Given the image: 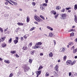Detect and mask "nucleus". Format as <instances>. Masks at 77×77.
Wrapping results in <instances>:
<instances>
[{"label": "nucleus", "instance_id": "1", "mask_svg": "<svg viewBox=\"0 0 77 77\" xmlns=\"http://www.w3.org/2000/svg\"><path fill=\"white\" fill-rule=\"evenodd\" d=\"M42 44V42H38L37 43H36L35 46L32 47V48H34V49H35L36 48H41V46H40V45H41Z\"/></svg>", "mask_w": 77, "mask_h": 77}, {"label": "nucleus", "instance_id": "2", "mask_svg": "<svg viewBox=\"0 0 77 77\" xmlns=\"http://www.w3.org/2000/svg\"><path fill=\"white\" fill-rule=\"evenodd\" d=\"M75 62V60L73 61V62H72L71 60H69L66 62V63L67 65H70L71 66H72L73 65H74Z\"/></svg>", "mask_w": 77, "mask_h": 77}, {"label": "nucleus", "instance_id": "3", "mask_svg": "<svg viewBox=\"0 0 77 77\" xmlns=\"http://www.w3.org/2000/svg\"><path fill=\"white\" fill-rule=\"evenodd\" d=\"M60 18L62 20H65L66 18V14H60Z\"/></svg>", "mask_w": 77, "mask_h": 77}, {"label": "nucleus", "instance_id": "4", "mask_svg": "<svg viewBox=\"0 0 77 77\" xmlns=\"http://www.w3.org/2000/svg\"><path fill=\"white\" fill-rule=\"evenodd\" d=\"M30 69V67L27 66H26L24 68V71H28Z\"/></svg>", "mask_w": 77, "mask_h": 77}, {"label": "nucleus", "instance_id": "5", "mask_svg": "<svg viewBox=\"0 0 77 77\" xmlns=\"http://www.w3.org/2000/svg\"><path fill=\"white\" fill-rule=\"evenodd\" d=\"M34 18L36 21H38V22L39 21V19H40L39 17H38L37 16H35L34 17Z\"/></svg>", "mask_w": 77, "mask_h": 77}, {"label": "nucleus", "instance_id": "6", "mask_svg": "<svg viewBox=\"0 0 77 77\" xmlns=\"http://www.w3.org/2000/svg\"><path fill=\"white\" fill-rule=\"evenodd\" d=\"M54 75L55 77H58L59 76V74L58 73L56 72V71H54L53 72Z\"/></svg>", "mask_w": 77, "mask_h": 77}, {"label": "nucleus", "instance_id": "7", "mask_svg": "<svg viewBox=\"0 0 77 77\" xmlns=\"http://www.w3.org/2000/svg\"><path fill=\"white\" fill-rule=\"evenodd\" d=\"M41 71H37L36 72V74H37V75L36 77H38L39 75H40L41 74Z\"/></svg>", "mask_w": 77, "mask_h": 77}, {"label": "nucleus", "instance_id": "8", "mask_svg": "<svg viewBox=\"0 0 77 77\" xmlns=\"http://www.w3.org/2000/svg\"><path fill=\"white\" fill-rule=\"evenodd\" d=\"M5 38H6L5 37H4L3 38H1L0 39V42H3L5 39Z\"/></svg>", "mask_w": 77, "mask_h": 77}, {"label": "nucleus", "instance_id": "9", "mask_svg": "<svg viewBox=\"0 0 77 77\" xmlns=\"http://www.w3.org/2000/svg\"><path fill=\"white\" fill-rule=\"evenodd\" d=\"M58 68H59V65L57 64L55 67L54 69L57 71H58Z\"/></svg>", "mask_w": 77, "mask_h": 77}, {"label": "nucleus", "instance_id": "10", "mask_svg": "<svg viewBox=\"0 0 77 77\" xmlns=\"http://www.w3.org/2000/svg\"><path fill=\"white\" fill-rule=\"evenodd\" d=\"M40 9L42 11H45V7L42 5H40Z\"/></svg>", "mask_w": 77, "mask_h": 77}, {"label": "nucleus", "instance_id": "11", "mask_svg": "<svg viewBox=\"0 0 77 77\" xmlns=\"http://www.w3.org/2000/svg\"><path fill=\"white\" fill-rule=\"evenodd\" d=\"M47 29H49V30H50L51 31H52V30H53V29L52 28L48 26H47Z\"/></svg>", "mask_w": 77, "mask_h": 77}, {"label": "nucleus", "instance_id": "12", "mask_svg": "<svg viewBox=\"0 0 77 77\" xmlns=\"http://www.w3.org/2000/svg\"><path fill=\"white\" fill-rule=\"evenodd\" d=\"M30 21V17L29 16H27L26 17V22L27 23H29Z\"/></svg>", "mask_w": 77, "mask_h": 77}, {"label": "nucleus", "instance_id": "13", "mask_svg": "<svg viewBox=\"0 0 77 77\" xmlns=\"http://www.w3.org/2000/svg\"><path fill=\"white\" fill-rule=\"evenodd\" d=\"M65 50V49L64 48H62L60 49L61 52H64Z\"/></svg>", "mask_w": 77, "mask_h": 77}, {"label": "nucleus", "instance_id": "14", "mask_svg": "<svg viewBox=\"0 0 77 77\" xmlns=\"http://www.w3.org/2000/svg\"><path fill=\"white\" fill-rule=\"evenodd\" d=\"M14 1L12 0H10L9 1V2H8L9 3H10V4H11V5H13V4H11V3H14Z\"/></svg>", "mask_w": 77, "mask_h": 77}, {"label": "nucleus", "instance_id": "15", "mask_svg": "<svg viewBox=\"0 0 77 77\" xmlns=\"http://www.w3.org/2000/svg\"><path fill=\"white\" fill-rule=\"evenodd\" d=\"M75 18H74V20L75 22L76 23H77V16L76 15H75L74 16Z\"/></svg>", "mask_w": 77, "mask_h": 77}, {"label": "nucleus", "instance_id": "16", "mask_svg": "<svg viewBox=\"0 0 77 77\" xmlns=\"http://www.w3.org/2000/svg\"><path fill=\"white\" fill-rule=\"evenodd\" d=\"M51 14H54V15H56V12L54 11H52L51 12Z\"/></svg>", "mask_w": 77, "mask_h": 77}, {"label": "nucleus", "instance_id": "17", "mask_svg": "<svg viewBox=\"0 0 77 77\" xmlns=\"http://www.w3.org/2000/svg\"><path fill=\"white\" fill-rule=\"evenodd\" d=\"M28 48L26 46L25 47L24 46L23 48L22 49L23 50H27Z\"/></svg>", "mask_w": 77, "mask_h": 77}, {"label": "nucleus", "instance_id": "18", "mask_svg": "<svg viewBox=\"0 0 77 77\" xmlns=\"http://www.w3.org/2000/svg\"><path fill=\"white\" fill-rule=\"evenodd\" d=\"M75 29H71L70 30H69V32H75Z\"/></svg>", "mask_w": 77, "mask_h": 77}, {"label": "nucleus", "instance_id": "19", "mask_svg": "<svg viewBox=\"0 0 77 77\" xmlns=\"http://www.w3.org/2000/svg\"><path fill=\"white\" fill-rule=\"evenodd\" d=\"M18 42V41L17 40L15 39L14 41V44H17Z\"/></svg>", "mask_w": 77, "mask_h": 77}, {"label": "nucleus", "instance_id": "20", "mask_svg": "<svg viewBox=\"0 0 77 77\" xmlns=\"http://www.w3.org/2000/svg\"><path fill=\"white\" fill-rule=\"evenodd\" d=\"M35 51H32L30 52L31 54H32V55H33V54H34V53H35Z\"/></svg>", "mask_w": 77, "mask_h": 77}, {"label": "nucleus", "instance_id": "21", "mask_svg": "<svg viewBox=\"0 0 77 77\" xmlns=\"http://www.w3.org/2000/svg\"><path fill=\"white\" fill-rule=\"evenodd\" d=\"M4 62L7 63H10V61L9 60H4Z\"/></svg>", "mask_w": 77, "mask_h": 77}, {"label": "nucleus", "instance_id": "22", "mask_svg": "<svg viewBox=\"0 0 77 77\" xmlns=\"http://www.w3.org/2000/svg\"><path fill=\"white\" fill-rule=\"evenodd\" d=\"M17 24H18L19 26H23L24 25V24L23 23H17Z\"/></svg>", "mask_w": 77, "mask_h": 77}, {"label": "nucleus", "instance_id": "23", "mask_svg": "<svg viewBox=\"0 0 77 77\" xmlns=\"http://www.w3.org/2000/svg\"><path fill=\"white\" fill-rule=\"evenodd\" d=\"M6 46V45L5 43H3L2 44V47L4 48V47H5Z\"/></svg>", "mask_w": 77, "mask_h": 77}, {"label": "nucleus", "instance_id": "24", "mask_svg": "<svg viewBox=\"0 0 77 77\" xmlns=\"http://www.w3.org/2000/svg\"><path fill=\"white\" fill-rule=\"evenodd\" d=\"M49 35L50 37H52V36H53V34L52 33L50 32L49 33Z\"/></svg>", "mask_w": 77, "mask_h": 77}, {"label": "nucleus", "instance_id": "25", "mask_svg": "<svg viewBox=\"0 0 77 77\" xmlns=\"http://www.w3.org/2000/svg\"><path fill=\"white\" fill-rule=\"evenodd\" d=\"M16 53V51H11V53H12V54H14V53Z\"/></svg>", "mask_w": 77, "mask_h": 77}, {"label": "nucleus", "instance_id": "26", "mask_svg": "<svg viewBox=\"0 0 77 77\" xmlns=\"http://www.w3.org/2000/svg\"><path fill=\"white\" fill-rule=\"evenodd\" d=\"M56 8L57 10H59V9H60V7L59 6H58L57 7H56Z\"/></svg>", "mask_w": 77, "mask_h": 77}, {"label": "nucleus", "instance_id": "27", "mask_svg": "<svg viewBox=\"0 0 77 77\" xmlns=\"http://www.w3.org/2000/svg\"><path fill=\"white\" fill-rule=\"evenodd\" d=\"M42 68H43V67H42V66H40L39 67L38 70H40V69H42Z\"/></svg>", "mask_w": 77, "mask_h": 77}, {"label": "nucleus", "instance_id": "28", "mask_svg": "<svg viewBox=\"0 0 77 77\" xmlns=\"http://www.w3.org/2000/svg\"><path fill=\"white\" fill-rule=\"evenodd\" d=\"M40 17L43 20H45V18H44V17L42 15L40 16Z\"/></svg>", "mask_w": 77, "mask_h": 77}, {"label": "nucleus", "instance_id": "29", "mask_svg": "<svg viewBox=\"0 0 77 77\" xmlns=\"http://www.w3.org/2000/svg\"><path fill=\"white\" fill-rule=\"evenodd\" d=\"M49 56L50 57H52V56H53V53H52V52L50 53L49 54Z\"/></svg>", "mask_w": 77, "mask_h": 77}, {"label": "nucleus", "instance_id": "30", "mask_svg": "<svg viewBox=\"0 0 77 77\" xmlns=\"http://www.w3.org/2000/svg\"><path fill=\"white\" fill-rule=\"evenodd\" d=\"M59 15V14H57L56 15H55L54 17V18L55 19H57V18L58 16Z\"/></svg>", "mask_w": 77, "mask_h": 77}, {"label": "nucleus", "instance_id": "31", "mask_svg": "<svg viewBox=\"0 0 77 77\" xmlns=\"http://www.w3.org/2000/svg\"><path fill=\"white\" fill-rule=\"evenodd\" d=\"M74 32H72L70 34V36H74Z\"/></svg>", "mask_w": 77, "mask_h": 77}, {"label": "nucleus", "instance_id": "32", "mask_svg": "<svg viewBox=\"0 0 77 77\" xmlns=\"http://www.w3.org/2000/svg\"><path fill=\"white\" fill-rule=\"evenodd\" d=\"M69 45H73V43L70 42L69 43Z\"/></svg>", "mask_w": 77, "mask_h": 77}, {"label": "nucleus", "instance_id": "33", "mask_svg": "<svg viewBox=\"0 0 77 77\" xmlns=\"http://www.w3.org/2000/svg\"><path fill=\"white\" fill-rule=\"evenodd\" d=\"M77 8V5H75L74 6V9L76 10Z\"/></svg>", "mask_w": 77, "mask_h": 77}, {"label": "nucleus", "instance_id": "34", "mask_svg": "<svg viewBox=\"0 0 77 77\" xmlns=\"http://www.w3.org/2000/svg\"><path fill=\"white\" fill-rule=\"evenodd\" d=\"M35 29V27H32L30 29V31H32L33 30H34Z\"/></svg>", "mask_w": 77, "mask_h": 77}, {"label": "nucleus", "instance_id": "35", "mask_svg": "<svg viewBox=\"0 0 77 77\" xmlns=\"http://www.w3.org/2000/svg\"><path fill=\"white\" fill-rule=\"evenodd\" d=\"M65 11V9L63 8L61 11V12H64Z\"/></svg>", "mask_w": 77, "mask_h": 77}, {"label": "nucleus", "instance_id": "36", "mask_svg": "<svg viewBox=\"0 0 77 77\" xmlns=\"http://www.w3.org/2000/svg\"><path fill=\"white\" fill-rule=\"evenodd\" d=\"M32 61H33V60L32 59H29V62L30 63H32Z\"/></svg>", "mask_w": 77, "mask_h": 77}, {"label": "nucleus", "instance_id": "37", "mask_svg": "<svg viewBox=\"0 0 77 77\" xmlns=\"http://www.w3.org/2000/svg\"><path fill=\"white\" fill-rule=\"evenodd\" d=\"M66 56H65L63 57V60H66Z\"/></svg>", "mask_w": 77, "mask_h": 77}, {"label": "nucleus", "instance_id": "38", "mask_svg": "<svg viewBox=\"0 0 77 77\" xmlns=\"http://www.w3.org/2000/svg\"><path fill=\"white\" fill-rule=\"evenodd\" d=\"M42 5L43 6H47V4L45 3H43Z\"/></svg>", "mask_w": 77, "mask_h": 77}, {"label": "nucleus", "instance_id": "39", "mask_svg": "<svg viewBox=\"0 0 77 77\" xmlns=\"http://www.w3.org/2000/svg\"><path fill=\"white\" fill-rule=\"evenodd\" d=\"M32 5L33 6H35V5H36V3H35V2H32Z\"/></svg>", "mask_w": 77, "mask_h": 77}, {"label": "nucleus", "instance_id": "40", "mask_svg": "<svg viewBox=\"0 0 77 77\" xmlns=\"http://www.w3.org/2000/svg\"><path fill=\"white\" fill-rule=\"evenodd\" d=\"M50 75V74H49V73L48 72V73H46L45 75V76H46L47 77V76H48V75Z\"/></svg>", "mask_w": 77, "mask_h": 77}, {"label": "nucleus", "instance_id": "41", "mask_svg": "<svg viewBox=\"0 0 77 77\" xmlns=\"http://www.w3.org/2000/svg\"><path fill=\"white\" fill-rule=\"evenodd\" d=\"M8 41L10 43H11V42H12V38H10Z\"/></svg>", "mask_w": 77, "mask_h": 77}, {"label": "nucleus", "instance_id": "42", "mask_svg": "<svg viewBox=\"0 0 77 77\" xmlns=\"http://www.w3.org/2000/svg\"><path fill=\"white\" fill-rule=\"evenodd\" d=\"M0 30L1 32H3V29H2V28L0 27Z\"/></svg>", "mask_w": 77, "mask_h": 77}, {"label": "nucleus", "instance_id": "43", "mask_svg": "<svg viewBox=\"0 0 77 77\" xmlns=\"http://www.w3.org/2000/svg\"><path fill=\"white\" fill-rule=\"evenodd\" d=\"M0 30L1 32H3V29H2V28L0 27Z\"/></svg>", "mask_w": 77, "mask_h": 77}, {"label": "nucleus", "instance_id": "44", "mask_svg": "<svg viewBox=\"0 0 77 77\" xmlns=\"http://www.w3.org/2000/svg\"><path fill=\"white\" fill-rule=\"evenodd\" d=\"M74 46L70 48L71 50H74Z\"/></svg>", "mask_w": 77, "mask_h": 77}, {"label": "nucleus", "instance_id": "45", "mask_svg": "<svg viewBox=\"0 0 77 77\" xmlns=\"http://www.w3.org/2000/svg\"><path fill=\"white\" fill-rule=\"evenodd\" d=\"M71 8H66V9L68 11V10H69V9H70Z\"/></svg>", "mask_w": 77, "mask_h": 77}, {"label": "nucleus", "instance_id": "46", "mask_svg": "<svg viewBox=\"0 0 77 77\" xmlns=\"http://www.w3.org/2000/svg\"><path fill=\"white\" fill-rule=\"evenodd\" d=\"M12 76H13V74H12V73H11V74L8 77H12Z\"/></svg>", "mask_w": 77, "mask_h": 77}, {"label": "nucleus", "instance_id": "47", "mask_svg": "<svg viewBox=\"0 0 77 77\" xmlns=\"http://www.w3.org/2000/svg\"><path fill=\"white\" fill-rule=\"evenodd\" d=\"M29 46H30V47H31V46L32 45V43L31 42H30L29 44Z\"/></svg>", "mask_w": 77, "mask_h": 77}, {"label": "nucleus", "instance_id": "48", "mask_svg": "<svg viewBox=\"0 0 77 77\" xmlns=\"http://www.w3.org/2000/svg\"><path fill=\"white\" fill-rule=\"evenodd\" d=\"M4 17H8L9 16V15L8 14H5L4 15Z\"/></svg>", "mask_w": 77, "mask_h": 77}, {"label": "nucleus", "instance_id": "49", "mask_svg": "<svg viewBox=\"0 0 77 77\" xmlns=\"http://www.w3.org/2000/svg\"><path fill=\"white\" fill-rule=\"evenodd\" d=\"M13 4H14V5H17V2H14Z\"/></svg>", "mask_w": 77, "mask_h": 77}, {"label": "nucleus", "instance_id": "50", "mask_svg": "<svg viewBox=\"0 0 77 77\" xmlns=\"http://www.w3.org/2000/svg\"><path fill=\"white\" fill-rule=\"evenodd\" d=\"M39 21H38V22H42V21H43V20H42L40 18Z\"/></svg>", "mask_w": 77, "mask_h": 77}, {"label": "nucleus", "instance_id": "51", "mask_svg": "<svg viewBox=\"0 0 77 77\" xmlns=\"http://www.w3.org/2000/svg\"><path fill=\"white\" fill-rule=\"evenodd\" d=\"M45 1L46 3H48V0H45Z\"/></svg>", "mask_w": 77, "mask_h": 77}, {"label": "nucleus", "instance_id": "52", "mask_svg": "<svg viewBox=\"0 0 77 77\" xmlns=\"http://www.w3.org/2000/svg\"><path fill=\"white\" fill-rule=\"evenodd\" d=\"M69 75L70 77L71 75V72H69Z\"/></svg>", "mask_w": 77, "mask_h": 77}, {"label": "nucleus", "instance_id": "53", "mask_svg": "<svg viewBox=\"0 0 77 77\" xmlns=\"http://www.w3.org/2000/svg\"><path fill=\"white\" fill-rule=\"evenodd\" d=\"M15 39H16L17 40V41H18V39H19V38H18V37H15Z\"/></svg>", "mask_w": 77, "mask_h": 77}, {"label": "nucleus", "instance_id": "54", "mask_svg": "<svg viewBox=\"0 0 77 77\" xmlns=\"http://www.w3.org/2000/svg\"><path fill=\"white\" fill-rule=\"evenodd\" d=\"M54 45H55L56 44V41H55V40H54Z\"/></svg>", "mask_w": 77, "mask_h": 77}, {"label": "nucleus", "instance_id": "55", "mask_svg": "<svg viewBox=\"0 0 77 77\" xmlns=\"http://www.w3.org/2000/svg\"><path fill=\"white\" fill-rule=\"evenodd\" d=\"M25 39H27V36L26 35H24L23 36Z\"/></svg>", "mask_w": 77, "mask_h": 77}, {"label": "nucleus", "instance_id": "56", "mask_svg": "<svg viewBox=\"0 0 77 77\" xmlns=\"http://www.w3.org/2000/svg\"><path fill=\"white\" fill-rule=\"evenodd\" d=\"M8 28H7L6 29H5L4 30V32H6V31H7L8 30Z\"/></svg>", "mask_w": 77, "mask_h": 77}, {"label": "nucleus", "instance_id": "57", "mask_svg": "<svg viewBox=\"0 0 77 77\" xmlns=\"http://www.w3.org/2000/svg\"><path fill=\"white\" fill-rule=\"evenodd\" d=\"M34 23L36 24H38V23L36 22H34Z\"/></svg>", "mask_w": 77, "mask_h": 77}, {"label": "nucleus", "instance_id": "58", "mask_svg": "<svg viewBox=\"0 0 77 77\" xmlns=\"http://www.w3.org/2000/svg\"><path fill=\"white\" fill-rule=\"evenodd\" d=\"M21 41H23V40H24V38H23V37H21Z\"/></svg>", "mask_w": 77, "mask_h": 77}, {"label": "nucleus", "instance_id": "59", "mask_svg": "<svg viewBox=\"0 0 77 77\" xmlns=\"http://www.w3.org/2000/svg\"><path fill=\"white\" fill-rule=\"evenodd\" d=\"M16 57H19V56H18V55L17 54H16Z\"/></svg>", "mask_w": 77, "mask_h": 77}, {"label": "nucleus", "instance_id": "60", "mask_svg": "<svg viewBox=\"0 0 77 77\" xmlns=\"http://www.w3.org/2000/svg\"><path fill=\"white\" fill-rule=\"evenodd\" d=\"M6 9H10L8 7H5Z\"/></svg>", "mask_w": 77, "mask_h": 77}, {"label": "nucleus", "instance_id": "61", "mask_svg": "<svg viewBox=\"0 0 77 77\" xmlns=\"http://www.w3.org/2000/svg\"><path fill=\"white\" fill-rule=\"evenodd\" d=\"M71 12V10H69L67 11V12L70 13Z\"/></svg>", "mask_w": 77, "mask_h": 77}, {"label": "nucleus", "instance_id": "62", "mask_svg": "<svg viewBox=\"0 0 77 77\" xmlns=\"http://www.w3.org/2000/svg\"><path fill=\"white\" fill-rule=\"evenodd\" d=\"M2 60H3V59L0 57V61H2Z\"/></svg>", "mask_w": 77, "mask_h": 77}, {"label": "nucleus", "instance_id": "63", "mask_svg": "<svg viewBox=\"0 0 77 77\" xmlns=\"http://www.w3.org/2000/svg\"><path fill=\"white\" fill-rule=\"evenodd\" d=\"M40 56H43V54L41 53L40 54Z\"/></svg>", "mask_w": 77, "mask_h": 77}, {"label": "nucleus", "instance_id": "64", "mask_svg": "<svg viewBox=\"0 0 77 77\" xmlns=\"http://www.w3.org/2000/svg\"><path fill=\"white\" fill-rule=\"evenodd\" d=\"M75 42H77V38H76V39L75 40Z\"/></svg>", "mask_w": 77, "mask_h": 77}]
</instances>
